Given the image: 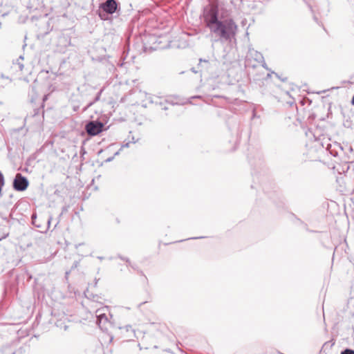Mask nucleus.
<instances>
[{
  "mask_svg": "<svg viewBox=\"0 0 354 354\" xmlns=\"http://www.w3.org/2000/svg\"><path fill=\"white\" fill-rule=\"evenodd\" d=\"M236 31L237 26L231 19L221 21L214 29V32L219 33L220 36L225 39L234 36Z\"/></svg>",
  "mask_w": 354,
  "mask_h": 354,
  "instance_id": "obj_1",
  "label": "nucleus"
},
{
  "mask_svg": "<svg viewBox=\"0 0 354 354\" xmlns=\"http://www.w3.org/2000/svg\"><path fill=\"white\" fill-rule=\"evenodd\" d=\"M85 130L90 136L99 135L104 130V124L99 121H90L85 126Z\"/></svg>",
  "mask_w": 354,
  "mask_h": 354,
  "instance_id": "obj_2",
  "label": "nucleus"
},
{
  "mask_svg": "<svg viewBox=\"0 0 354 354\" xmlns=\"http://www.w3.org/2000/svg\"><path fill=\"white\" fill-rule=\"evenodd\" d=\"M205 21L207 23V26L211 29V30L214 32V29L221 22L217 19L216 12L214 9H211L205 15Z\"/></svg>",
  "mask_w": 354,
  "mask_h": 354,
  "instance_id": "obj_3",
  "label": "nucleus"
},
{
  "mask_svg": "<svg viewBox=\"0 0 354 354\" xmlns=\"http://www.w3.org/2000/svg\"><path fill=\"white\" fill-rule=\"evenodd\" d=\"M28 186L27 179L21 174H17L13 183V187L17 191H24Z\"/></svg>",
  "mask_w": 354,
  "mask_h": 354,
  "instance_id": "obj_4",
  "label": "nucleus"
},
{
  "mask_svg": "<svg viewBox=\"0 0 354 354\" xmlns=\"http://www.w3.org/2000/svg\"><path fill=\"white\" fill-rule=\"evenodd\" d=\"M117 3L115 0H107L101 7L106 12L109 14L114 13L117 10Z\"/></svg>",
  "mask_w": 354,
  "mask_h": 354,
  "instance_id": "obj_5",
  "label": "nucleus"
},
{
  "mask_svg": "<svg viewBox=\"0 0 354 354\" xmlns=\"http://www.w3.org/2000/svg\"><path fill=\"white\" fill-rule=\"evenodd\" d=\"M341 354H354V351L351 349H346L341 353Z\"/></svg>",
  "mask_w": 354,
  "mask_h": 354,
  "instance_id": "obj_6",
  "label": "nucleus"
},
{
  "mask_svg": "<svg viewBox=\"0 0 354 354\" xmlns=\"http://www.w3.org/2000/svg\"><path fill=\"white\" fill-rule=\"evenodd\" d=\"M4 185V177L3 174L0 172V185Z\"/></svg>",
  "mask_w": 354,
  "mask_h": 354,
  "instance_id": "obj_7",
  "label": "nucleus"
},
{
  "mask_svg": "<svg viewBox=\"0 0 354 354\" xmlns=\"http://www.w3.org/2000/svg\"><path fill=\"white\" fill-rule=\"evenodd\" d=\"M351 102H352V104L354 106V95H353V97L352 98Z\"/></svg>",
  "mask_w": 354,
  "mask_h": 354,
  "instance_id": "obj_8",
  "label": "nucleus"
}]
</instances>
